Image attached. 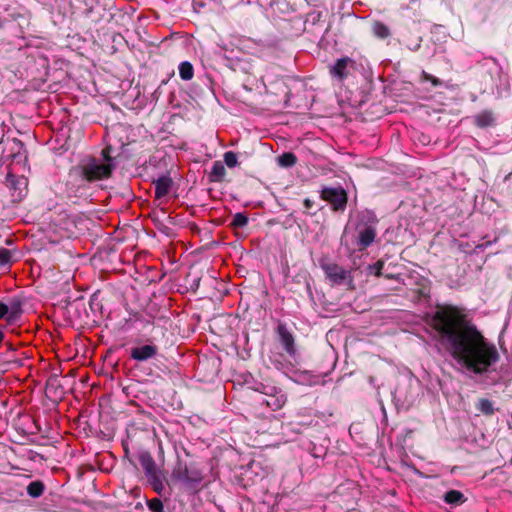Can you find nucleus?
I'll return each mask as SVG.
<instances>
[{"label": "nucleus", "instance_id": "nucleus-1", "mask_svg": "<svg viewBox=\"0 0 512 512\" xmlns=\"http://www.w3.org/2000/svg\"><path fill=\"white\" fill-rule=\"evenodd\" d=\"M438 342L470 375L490 373L499 361L496 346L485 339L464 311L455 306L437 310L431 320Z\"/></svg>", "mask_w": 512, "mask_h": 512}, {"label": "nucleus", "instance_id": "nucleus-2", "mask_svg": "<svg viewBox=\"0 0 512 512\" xmlns=\"http://www.w3.org/2000/svg\"><path fill=\"white\" fill-rule=\"evenodd\" d=\"M102 155V159L92 158L82 165V175L87 181L92 182L110 177L114 169L113 160L105 150Z\"/></svg>", "mask_w": 512, "mask_h": 512}, {"label": "nucleus", "instance_id": "nucleus-3", "mask_svg": "<svg viewBox=\"0 0 512 512\" xmlns=\"http://www.w3.org/2000/svg\"><path fill=\"white\" fill-rule=\"evenodd\" d=\"M171 479L187 489H193L202 482L203 473L196 464L178 460L172 470Z\"/></svg>", "mask_w": 512, "mask_h": 512}, {"label": "nucleus", "instance_id": "nucleus-4", "mask_svg": "<svg viewBox=\"0 0 512 512\" xmlns=\"http://www.w3.org/2000/svg\"><path fill=\"white\" fill-rule=\"evenodd\" d=\"M321 268L326 277L333 285L348 284L353 285V278L350 271L344 269L336 263H322Z\"/></svg>", "mask_w": 512, "mask_h": 512}, {"label": "nucleus", "instance_id": "nucleus-5", "mask_svg": "<svg viewBox=\"0 0 512 512\" xmlns=\"http://www.w3.org/2000/svg\"><path fill=\"white\" fill-rule=\"evenodd\" d=\"M261 387V392L264 394V398L261 400L262 403L266 404V406L272 410H278L284 406L287 398L281 390L264 385H261Z\"/></svg>", "mask_w": 512, "mask_h": 512}, {"label": "nucleus", "instance_id": "nucleus-6", "mask_svg": "<svg viewBox=\"0 0 512 512\" xmlns=\"http://www.w3.org/2000/svg\"><path fill=\"white\" fill-rule=\"evenodd\" d=\"M322 198L330 203L334 210H343L347 203V194L341 187H326L322 190Z\"/></svg>", "mask_w": 512, "mask_h": 512}, {"label": "nucleus", "instance_id": "nucleus-7", "mask_svg": "<svg viewBox=\"0 0 512 512\" xmlns=\"http://www.w3.org/2000/svg\"><path fill=\"white\" fill-rule=\"evenodd\" d=\"M6 184L14 191L13 197L21 199L27 189L28 180L24 176H16L9 172L6 177Z\"/></svg>", "mask_w": 512, "mask_h": 512}, {"label": "nucleus", "instance_id": "nucleus-8", "mask_svg": "<svg viewBox=\"0 0 512 512\" xmlns=\"http://www.w3.org/2000/svg\"><path fill=\"white\" fill-rule=\"evenodd\" d=\"M354 61L349 57L338 59L333 66L330 67V74L342 81L348 76V67H352Z\"/></svg>", "mask_w": 512, "mask_h": 512}, {"label": "nucleus", "instance_id": "nucleus-9", "mask_svg": "<svg viewBox=\"0 0 512 512\" xmlns=\"http://www.w3.org/2000/svg\"><path fill=\"white\" fill-rule=\"evenodd\" d=\"M157 354V347L155 345H144L131 349L130 356L136 361H146L153 358Z\"/></svg>", "mask_w": 512, "mask_h": 512}, {"label": "nucleus", "instance_id": "nucleus-10", "mask_svg": "<svg viewBox=\"0 0 512 512\" xmlns=\"http://www.w3.org/2000/svg\"><path fill=\"white\" fill-rule=\"evenodd\" d=\"M376 237V230L372 226H365L358 232L357 245L360 250L370 246Z\"/></svg>", "mask_w": 512, "mask_h": 512}, {"label": "nucleus", "instance_id": "nucleus-11", "mask_svg": "<svg viewBox=\"0 0 512 512\" xmlns=\"http://www.w3.org/2000/svg\"><path fill=\"white\" fill-rule=\"evenodd\" d=\"M172 183V179L167 175L160 176L158 179L154 180L155 197L157 199L165 197L169 193Z\"/></svg>", "mask_w": 512, "mask_h": 512}, {"label": "nucleus", "instance_id": "nucleus-12", "mask_svg": "<svg viewBox=\"0 0 512 512\" xmlns=\"http://www.w3.org/2000/svg\"><path fill=\"white\" fill-rule=\"evenodd\" d=\"M9 312V323H14L22 313V301L18 297L9 298L6 302Z\"/></svg>", "mask_w": 512, "mask_h": 512}, {"label": "nucleus", "instance_id": "nucleus-13", "mask_svg": "<svg viewBox=\"0 0 512 512\" xmlns=\"http://www.w3.org/2000/svg\"><path fill=\"white\" fill-rule=\"evenodd\" d=\"M139 462L146 476L158 472L156 463L149 452H142L139 455Z\"/></svg>", "mask_w": 512, "mask_h": 512}, {"label": "nucleus", "instance_id": "nucleus-14", "mask_svg": "<svg viewBox=\"0 0 512 512\" xmlns=\"http://www.w3.org/2000/svg\"><path fill=\"white\" fill-rule=\"evenodd\" d=\"M279 336L281 343L283 345V348L289 355L295 354V348H294V338L292 334L284 327L280 326L278 329Z\"/></svg>", "mask_w": 512, "mask_h": 512}, {"label": "nucleus", "instance_id": "nucleus-15", "mask_svg": "<svg viewBox=\"0 0 512 512\" xmlns=\"http://www.w3.org/2000/svg\"><path fill=\"white\" fill-rule=\"evenodd\" d=\"M474 123L479 128H486L494 125L495 118L491 111L484 110L474 116Z\"/></svg>", "mask_w": 512, "mask_h": 512}, {"label": "nucleus", "instance_id": "nucleus-16", "mask_svg": "<svg viewBox=\"0 0 512 512\" xmlns=\"http://www.w3.org/2000/svg\"><path fill=\"white\" fill-rule=\"evenodd\" d=\"M225 174L226 170L224 164L220 161L214 162L210 172V180L213 182H219L223 179Z\"/></svg>", "mask_w": 512, "mask_h": 512}, {"label": "nucleus", "instance_id": "nucleus-17", "mask_svg": "<svg viewBox=\"0 0 512 512\" xmlns=\"http://www.w3.org/2000/svg\"><path fill=\"white\" fill-rule=\"evenodd\" d=\"M179 75L182 80H191L194 75V69L192 64L188 61L181 62L179 65Z\"/></svg>", "mask_w": 512, "mask_h": 512}, {"label": "nucleus", "instance_id": "nucleus-18", "mask_svg": "<svg viewBox=\"0 0 512 512\" xmlns=\"http://www.w3.org/2000/svg\"><path fill=\"white\" fill-rule=\"evenodd\" d=\"M153 490L161 494L164 489V484L160 475V472L153 473L152 475L146 476Z\"/></svg>", "mask_w": 512, "mask_h": 512}, {"label": "nucleus", "instance_id": "nucleus-19", "mask_svg": "<svg viewBox=\"0 0 512 512\" xmlns=\"http://www.w3.org/2000/svg\"><path fill=\"white\" fill-rule=\"evenodd\" d=\"M372 31L374 35L380 39H385L390 35L389 28L385 24L378 21L373 23Z\"/></svg>", "mask_w": 512, "mask_h": 512}, {"label": "nucleus", "instance_id": "nucleus-20", "mask_svg": "<svg viewBox=\"0 0 512 512\" xmlns=\"http://www.w3.org/2000/svg\"><path fill=\"white\" fill-rule=\"evenodd\" d=\"M277 162L281 167L288 168L296 164L297 158L293 153L287 152L280 155L277 158Z\"/></svg>", "mask_w": 512, "mask_h": 512}, {"label": "nucleus", "instance_id": "nucleus-21", "mask_svg": "<svg viewBox=\"0 0 512 512\" xmlns=\"http://www.w3.org/2000/svg\"><path fill=\"white\" fill-rule=\"evenodd\" d=\"M44 492V485L40 481H33L27 486V493L33 498L40 497Z\"/></svg>", "mask_w": 512, "mask_h": 512}, {"label": "nucleus", "instance_id": "nucleus-22", "mask_svg": "<svg viewBox=\"0 0 512 512\" xmlns=\"http://www.w3.org/2000/svg\"><path fill=\"white\" fill-rule=\"evenodd\" d=\"M444 500L448 504L457 505L464 501V495L460 491L450 490L445 494Z\"/></svg>", "mask_w": 512, "mask_h": 512}, {"label": "nucleus", "instance_id": "nucleus-23", "mask_svg": "<svg viewBox=\"0 0 512 512\" xmlns=\"http://www.w3.org/2000/svg\"><path fill=\"white\" fill-rule=\"evenodd\" d=\"M248 224V217L244 213H236L233 216L231 225L234 228H243Z\"/></svg>", "mask_w": 512, "mask_h": 512}, {"label": "nucleus", "instance_id": "nucleus-24", "mask_svg": "<svg viewBox=\"0 0 512 512\" xmlns=\"http://www.w3.org/2000/svg\"><path fill=\"white\" fill-rule=\"evenodd\" d=\"M12 263L11 251L5 248L0 249V266L8 268Z\"/></svg>", "mask_w": 512, "mask_h": 512}, {"label": "nucleus", "instance_id": "nucleus-25", "mask_svg": "<svg viewBox=\"0 0 512 512\" xmlns=\"http://www.w3.org/2000/svg\"><path fill=\"white\" fill-rule=\"evenodd\" d=\"M478 409L486 415H491L494 413L493 404L488 399H481L478 403Z\"/></svg>", "mask_w": 512, "mask_h": 512}, {"label": "nucleus", "instance_id": "nucleus-26", "mask_svg": "<svg viewBox=\"0 0 512 512\" xmlns=\"http://www.w3.org/2000/svg\"><path fill=\"white\" fill-rule=\"evenodd\" d=\"M224 163L229 167V168H233L235 167L237 164H238V157H237V154L232 152V151H228L224 154Z\"/></svg>", "mask_w": 512, "mask_h": 512}, {"label": "nucleus", "instance_id": "nucleus-27", "mask_svg": "<svg viewBox=\"0 0 512 512\" xmlns=\"http://www.w3.org/2000/svg\"><path fill=\"white\" fill-rule=\"evenodd\" d=\"M148 508L152 512H162L163 503L159 498H153L147 502Z\"/></svg>", "mask_w": 512, "mask_h": 512}, {"label": "nucleus", "instance_id": "nucleus-28", "mask_svg": "<svg viewBox=\"0 0 512 512\" xmlns=\"http://www.w3.org/2000/svg\"><path fill=\"white\" fill-rule=\"evenodd\" d=\"M383 266H384V262L382 260H379L376 263L369 265L368 266V271L371 274H374L376 276H380L381 275V271L383 269Z\"/></svg>", "mask_w": 512, "mask_h": 512}, {"label": "nucleus", "instance_id": "nucleus-29", "mask_svg": "<svg viewBox=\"0 0 512 512\" xmlns=\"http://www.w3.org/2000/svg\"><path fill=\"white\" fill-rule=\"evenodd\" d=\"M422 78L425 81H430L434 87L441 85L440 79L436 78L435 76H433L425 71L422 72Z\"/></svg>", "mask_w": 512, "mask_h": 512}, {"label": "nucleus", "instance_id": "nucleus-30", "mask_svg": "<svg viewBox=\"0 0 512 512\" xmlns=\"http://www.w3.org/2000/svg\"><path fill=\"white\" fill-rule=\"evenodd\" d=\"M0 319H5L9 323V312L6 302H0Z\"/></svg>", "mask_w": 512, "mask_h": 512}, {"label": "nucleus", "instance_id": "nucleus-31", "mask_svg": "<svg viewBox=\"0 0 512 512\" xmlns=\"http://www.w3.org/2000/svg\"><path fill=\"white\" fill-rule=\"evenodd\" d=\"M13 145H14V147L17 149V153L19 154V153H20V150H21V149H23V144H22V142H21V141H19V140L14 139V140H13Z\"/></svg>", "mask_w": 512, "mask_h": 512}, {"label": "nucleus", "instance_id": "nucleus-32", "mask_svg": "<svg viewBox=\"0 0 512 512\" xmlns=\"http://www.w3.org/2000/svg\"><path fill=\"white\" fill-rule=\"evenodd\" d=\"M312 206H313V201H312V200H310L309 198H306V199L304 200V207H305L307 210H309V209H311V208H312Z\"/></svg>", "mask_w": 512, "mask_h": 512}, {"label": "nucleus", "instance_id": "nucleus-33", "mask_svg": "<svg viewBox=\"0 0 512 512\" xmlns=\"http://www.w3.org/2000/svg\"><path fill=\"white\" fill-rule=\"evenodd\" d=\"M3 339H4V334H3V332L0 330V344L2 343Z\"/></svg>", "mask_w": 512, "mask_h": 512}, {"label": "nucleus", "instance_id": "nucleus-34", "mask_svg": "<svg viewBox=\"0 0 512 512\" xmlns=\"http://www.w3.org/2000/svg\"><path fill=\"white\" fill-rule=\"evenodd\" d=\"M386 277L389 279H392V278L399 279L398 276H394V275H386Z\"/></svg>", "mask_w": 512, "mask_h": 512}]
</instances>
